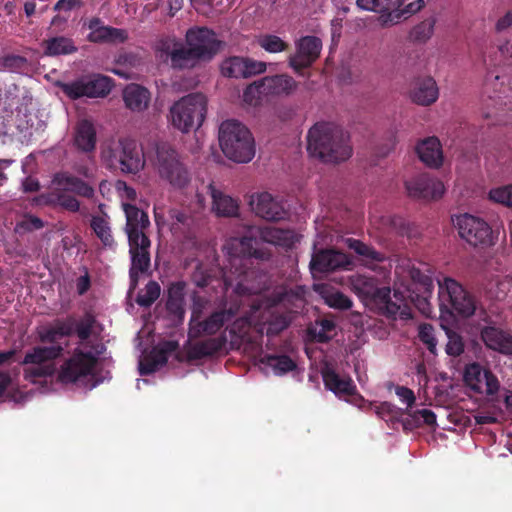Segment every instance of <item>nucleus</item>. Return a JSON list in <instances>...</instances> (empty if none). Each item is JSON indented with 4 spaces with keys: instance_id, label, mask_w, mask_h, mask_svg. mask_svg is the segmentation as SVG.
Wrapping results in <instances>:
<instances>
[{
    "instance_id": "obj_1",
    "label": "nucleus",
    "mask_w": 512,
    "mask_h": 512,
    "mask_svg": "<svg viewBox=\"0 0 512 512\" xmlns=\"http://www.w3.org/2000/svg\"><path fill=\"white\" fill-rule=\"evenodd\" d=\"M298 241L292 230L274 226L249 227L245 236L230 238L224 245L230 269L223 273L225 293L238 296L258 294L266 289L267 275L254 270H242L246 257L265 259L268 255L257 248L260 243H268L285 248Z\"/></svg>"
},
{
    "instance_id": "obj_2",
    "label": "nucleus",
    "mask_w": 512,
    "mask_h": 512,
    "mask_svg": "<svg viewBox=\"0 0 512 512\" xmlns=\"http://www.w3.org/2000/svg\"><path fill=\"white\" fill-rule=\"evenodd\" d=\"M303 290L288 291L278 287L271 297L261 298L253 304L246 317L237 319L231 331L245 338L248 329L254 325L255 331L263 335H274L284 330L292 320L291 313L304 305Z\"/></svg>"
},
{
    "instance_id": "obj_3",
    "label": "nucleus",
    "mask_w": 512,
    "mask_h": 512,
    "mask_svg": "<svg viewBox=\"0 0 512 512\" xmlns=\"http://www.w3.org/2000/svg\"><path fill=\"white\" fill-rule=\"evenodd\" d=\"M187 47L175 37H164L155 44L156 57L170 61L174 68H191L200 61L212 59L221 49L222 41L206 27L190 28L185 35Z\"/></svg>"
},
{
    "instance_id": "obj_4",
    "label": "nucleus",
    "mask_w": 512,
    "mask_h": 512,
    "mask_svg": "<svg viewBox=\"0 0 512 512\" xmlns=\"http://www.w3.org/2000/svg\"><path fill=\"white\" fill-rule=\"evenodd\" d=\"M94 322L91 315H85L79 321L75 319L74 331H76L80 343L60 365L58 374L60 383L75 385L85 390H91L98 385L99 382L95 380V370L102 347L90 345L87 340Z\"/></svg>"
},
{
    "instance_id": "obj_5",
    "label": "nucleus",
    "mask_w": 512,
    "mask_h": 512,
    "mask_svg": "<svg viewBox=\"0 0 512 512\" xmlns=\"http://www.w3.org/2000/svg\"><path fill=\"white\" fill-rule=\"evenodd\" d=\"M307 150L312 157L329 163L345 161L352 154L349 135L340 126L329 122L316 123L309 130Z\"/></svg>"
},
{
    "instance_id": "obj_6",
    "label": "nucleus",
    "mask_w": 512,
    "mask_h": 512,
    "mask_svg": "<svg viewBox=\"0 0 512 512\" xmlns=\"http://www.w3.org/2000/svg\"><path fill=\"white\" fill-rule=\"evenodd\" d=\"M126 216V233L129 241L131 255L130 278L133 288L137 284L139 273L146 271L150 265V240L145 234L150 221L148 215L127 202L122 203Z\"/></svg>"
},
{
    "instance_id": "obj_7",
    "label": "nucleus",
    "mask_w": 512,
    "mask_h": 512,
    "mask_svg": "<svg viewBox=\"0 0 512 512\" xmlns=\"http://www.w3.org/2000/svg\"><path fill=\"white\" fill-rule=\"evenodd\" d=\"M63 345H36L25 352L21 361L23 377L32 384L47 386L51 378L59 374L57 360L63 354ZM59 381V379L57 378ZM44 387L41 392H48Z\"/></svg>"
},
{
    "instance_id": "obj_8",
    "label": "nucleus",
    "mask_w": 512,
    "mask_h": 512,
    "mask_svg": "<svg viewBox=\"0 0 512 512\" xmlns=\"http://www.w3.org/2000/svg\"><path fill=\"white\" fill-rule=\"evenodd\" d=\"M440 320L450 323L455 316L468 318L472 316L477 303L474 298L457 280L441 276L437 278Z\"/></svg>"
},
{
    "instance_id": "obj_9",
    "label": "nucleus",
    "mask_w": 512,
    "mask_h": 512,
    "mask_svg": "<svg viewBox=\"0 0 512 512\" xmlns=\"http://www.w3.org/2000/svg\"><path fill=\"white\" fill-rule=\"evenodd\" d=\"M67 192L90 198L94 195V188L69 173H58L51 182L50 192L34 200L37 205H57L71 212L78 211V200Z\"/></svg>"
},
{
    "instance_id": "obj_10",
    "label": "nucleus",
    "mask_w": 512,
    "mask_h": 512,
    "mask_svg": "<svg viewBox=\"0 0 512 512\" xmlns=\"http://www.w3.org/2000/svg\"><path fill=\"white\" fill-rule=\"evenodd\" d=\"M219 145L224 155L237 163H248L255 156V141L249 129L239 121L226 120L218 133Z\"/></svg>"
},
{
    "instance_id": "obj_11",
    "label": "nucleus",
    "mask_w": 512,
    "mask_h": 512,
    "mask_svg": "<svg viewBox=\"0 0 512 512\" xmlns=\"http://www.w3.org/2000/svg\"><path fill=\"white\" fill-rule=\"evenodd\" d=\"M101 159L108 168H119L127 174H137L145 167L142 148L135 140L129 138L107 143L102 148Z\"/></svg>"
},
{
    "instance_id": "obj_12",
    "label": "nucleus",
    "mask_w": 512,
    "mask_h": 512,
    "mask_svg": "<svg viewBox=\"0 0 512 512\" xmlns=\"http://www.w3.org/2000/svg\"><path fill=\"white\" fill-rule=\"evenodd\" d=\"M206 111V97L201 93H191L171 105L168 120L173 128L188 133L202 125Z\"/></svg>"
},
{
    "instance_id": "obj_13",
    "label": "nucleus",
    "mask_w": 512,
    "mask_h": 512,
    "mask_svg": "<svg viewBox=\"0 0 512 512\" xmlns=\"http://www.w3.org/2000/svg\"><path fill=\"white\" fill-rule=\"evenodd\" d=\"M150 162L158 176L175 188L185 187L190 180L189 173L175 149L160 143L155 147V156Z\"/></svg>"
},
{
    "instance_id": "obj_14",
    "label": "nucleus",
    "mask_w": 512,
    "mask_h": 512,
    "mask_svg": "<svg viewBox=\"0 0 512 512\" xmlns=\"http://www.w3.org/2000/svg\"><path fill=\"white\" fill-rule=\"evenodd\" d=\"M452 221L460 238L473 247L486 248L497 242L491 226L478 216L465 213L455 216Z\"/></svg>"
},
{
    "instance_id": "obj_15",
    "label": "nucleus",
    "mask_w": 512,
    "mask_h": 512,
    "mask_svg": "<svg viewBox=\"0 0 512 512\" xmlns=\"http://www.w3.org/2000/svg\"><path fill=\"white\" fill-rule=\"evenodd\" d=\"M57 86L71 100L82 97L104 98L111 92L113 81L110 77L93 74L83 76L71 82H58Z\"/></svg>"
},
{
    "instance_id": "obj_16",
    "label": "nucleus",
    "mask_w": 512,
    "mask_h": 512,
    "mask_svg": "<svg viewBox=\"0 0 512 512\" xmlns=\"http://www.w3.org/2000/svg\"><path fill=\"white\" fill-rule=\"evenodd\" d=\"M203 308L204 301L201 298L195 297L189 324V340L197 339L203 335L216 334L221 330L224 323L235 314V310L229 308L228 310L216 311L204 321H200Z\"/></svg>"
},
{
    "instance_id": "obj_17",
    "label": "nucleus",
    "mask_w": 512,
    "mask_h": 512,
    "mask_svg": "<svg viewBox=\"0 0 512 512\" xmlns=\"http://www.w3.org/2000/svg\"><path fill=\"white\" fill-rule=\"evenodd\" d=\"M349 284L351 290L363 301H373L391 312L395 311L389 306L390 288H379L375 278L364 274H355L349 277Z\"/></svg>"
},
{
    "instance_id": "obj_18",
    "label": "nucleus",
    "mask_w": 512,
    "mask_h": 512,
    "mask_svg": "<svg viewBox=\"0 0 512 512\" xmlns=\"http://www.w3.org/2000/svg\"><path fill=\"white\" fill-rule=\"evenodd\" d=\"M322 42L315 36H304L295 42V53L288 58V64L298 75L302 76L303 69L310 67L320 56Z\"/></svg>"
},
{
    "instance_id": "obj_19",
    "label": "nucleus",
    "mask_w": 512,
    "mask_h": 512,
    "mask_svg": "<svg viewBox=\"0 0 512 512\" xmlns=\"http://www.w3.org/2000/svg\"><path fill=\"white\" fill-rule=\"evenodd\" d=\"M463 378L466 386L477 394L489 396L499 390V381L496 376L478 363L468 364Z\"/></svg>"
},
{
    "instance_id": "obj_20",
    "label": "nucleus",
    "mask_w": 512,
    "mask_h": 512,
    "mask_svg": "<svg viewBox=\"0 0 512 512\" xmlns=\"http://www.w3.org/2000/svg\"><path fill=\"white\" fill-rule=\"evenodd\" d=\"M249 205L257 216L269 221H279L287 216L283 200L268 192L252 194Z\"/></svg>"
},
{
    "instance_id": "obj_21",
    "label": "nucleus",
    "mask_w": 512,
    "mask_h": 512,
    "mask_svg": "<svg viewBox=\"0 0 512 512\" xmlns=\"http://www.w3.org/2000/svg\"><path fill=\"white\" fill-rule=\"evenodd\" d=\"M405 188L410 197L423 200L440 199L446 191L442 181L425 174L407 180Z\"/></svg>"
},
{
    "instance_id": "obj_22",
    "label": "nucleus",
    "mask_w": 512,
    "mask_h": 512,
    "mask_svg": "<svg viewBox=\"0 0 512 512\" xmlns=\"http://www.w3.org/2000/svg\"><path fill=\"white\" fill-rule=\"evenodd\" d=\"M266 69V62L248 57L231 56L221 63V73L230 78H249L264 73Z\"/></svg>"
},
{
    "instance_id": "obj_23",
    "label": "nucleus",
    "mask_w": 512,
    "mask_h": 512,
    "mask_svg": "<svg viewBox=\"0 0 512 512\" xmlns=\"http://www.w3.org/2000/svg\"><path fill=\"white\" fill-rule=\"evenodd\" d=\"M75 318L56 319L51 323L40 325L36 328L37 339L43 343L60 345L58 340L70 336L74 332Z\"/></svg>"
},
{
    "instance_id": "obj_24",
    "label": "nucleus",
    "mask_w": 512,
    "mask_h": 512,
    "mask_svg": "<svg viewBox=\"0 0 512 512\" xmlns=\"http://www.w3.org/2000/svg\"><path fill=\"white\" fill-rule=\"evenodd\" d=\"M322 377L326 388L339 398H345L353 404L354 396H359L355 393L353 381L348 377L337 374L332 368L326 366L322 370Z\"/></svg>"
},
{
    "instance_id": "obj_25",
    "label": "nucleus",
    "mask_w": 512,
    "mask_h": 512,
    "mask_svg": "<svg viewBox=\"0 0 512 512\" xmlns=\"http://www.w3.org/2000/svg\"><path fill=\"white\" fill-rule=\"evenodd\" d=\"M351 264L350 258L341 252L325 250L315 253L310 267L313 274L316 272H328L340 268H346Z\"/></svg>"
},
{
    "instance_id": "obj_26",
    "label": "nucleus",
    "mask_w": 512,
    "mask_h": 512,
    "mask_svg": "<svg viewBox=\"0 0 512 512\" xmlns=\"http://www.w3.org/2000/svg\"><path fill=\"white\" fill-rule=\"evenodd\" d=\"M439 98V88L432 77L419 78L410 90V99L420 106H430Z\"/></svg>"
},
{
    "instance_id": "obj_27",
    "label": "nucleus",
    "mask_w": 512,
    "mask_h": 512,
    "mask_svg": "<svg viewBox=\"0 0 512 512\" xmlns=\"http://www.w3.org/2000/svg\"><path fill=\"white\" fill-rule=\"evenodd\" d=\"M208 190L212 199V211L218 217H237L239 215V201L224 191L210 184Z\"/></svg>"
},
{
    "instance_id": "obj_28",
    "label": "nucleus",
    "mask_w": 512,
    "mask_h": 512,
    "mask_svg": "<svg viewBox=\"0 0 512 512\" xmlns=\"http://www.w3.org/2000/svg\"><path fill=\"white\" fill-rule=\"evenodd\" d=\"M419 159L430 168H439L444 162L442 145L437 137H427L416 147Z\"/></svg>"
},
{
    "instance_id": "obj_29",
    "label": "nucleus",
    "mask_w": 512,
    "mask_h": 512,
    "mask_svg": "<svg viewBox=\"0 0 512 512\" xmlns=\"http://www.w3.org/2000/svg\"><path fill=\"white\" fill-rule=\"evenodd\" d=\"M176 343L168 341L154 348L150 355L139 362V373L147 375L164 366L168 360V353L176 349Z\"/></svg>"
},
{
    "instance_id": "obj_30",
    "label": "nucleus",
    "mask_w": 512,
    "mask_h": 512,
    "mask_svg": "<svg viewBox=\"0 0 512 512\" xmlns=\"http://www.w3.org/2000/svg\"><path fill=\"white\" fill-rule=\"evenodd\" d=\"M88 27L90 30L88 39L91 42L121 43L128 38L126 30L105 26L97 18L90 20Z\"/></svg>"
},
{
    "instance_id": "obj_31",
    "label": "nucleus",
    "mask_w": 512,
    "mask_h": 512,
    "mask_svg": "<svg viewBox=\"0 0 512 512\" xmlns=\"http://www.w3.org/2000/svg\"><path fill=\"white\" fill-rule=\"evenodd\" d=\"M166 308L174 323H181L185 316V283L175 282L168 288Z\"/></svg>"
},
{
    "instance_id": "obj_32",
    "label": "nucleus",
    "mask_w": 512,
    "mask_h": 512,
    "mask_svg": "<svg viewBox=\"0 0 512 512\" xmlns=\"http://www.w3.org/2000/svg\"><path fill=\"white\" fill-rule=\"evenodd\" d=\"M485 345L503 354H512V336L496 327H485L481 332Z\"/></svg>"
},
{
    "instance_id": "obj_33",
    "label": "nucleus",
    "mask_w": 512,
    "mask_h": 512,
    "mask_svg": "<svg viewBox=\"0 0 512 512\" xmlns=\"http://www.w3.org/2000/svg\"><path fill=\"white\" fill-rule=\"evenodd\" d=\"M264 90L268 96H287L294 92L297 88V82L289 75L280 74L275 76L264 77Z\"/></svg>"
},
{
    "instance_id": "obj_34",
    "label": "nucleus",
    "mask_w": 512,
    "mask_h": 512,
    "mask_svg": "<svg viewBox=\"0 0 512 512\" xmlns=\"http://www.w3.org/2000/svg\"><path fill=\"white\" fill-rule=\"evenodd\" d=\"M123 99L128 109L140 112L148 107L150 93L140 85L130 84L123 91Z\"/></svg>"
},
{
    "instance_id": "obj_35",
    "label": "nucleus",
    "mask_w": 512,
    "mask_h": 512,
    "mask_svg": "<svg viewBox=\"0 0 512 512\" xmlns=\"http://www.w3.org/2000/svg\"><path fill=\"white\" fill-rule=\"evenodd\" d=\"M74 143L84 152L94 150L96 144V131L91 121L83 119L78 122L74 136Z\"/></svg>"
},
{
    "instance_id": "obj_36",
    "label": "nucleus",
    "mask_w": 512,
    "mask_h": 512,
    "mask_svg": "<svg viewBox=\"0 0 512 512\" xmlns=\"http://www.w3.org/2000/svg\"><path fill=\"white\" fill-rule=\"evenodd\" d=\"M260 365L265 372H272L278 376L296 368V363L286 355H265L260 359Z\"/></svg>"
},
{
    "instance_id": "obj_37",
    "label": "nucleus",
    "mask_w": 512,
    "mask_h": 512,
    "mask_svg": "<svg viewBox=\"0 0 512 512\" xmlns=\"http://www.w3.org/2000/svg\"><path fill=\"white\" fill-rule=\"evenodd\" d=\"M315 290L329 307L341 310L350 309L352 307V300L333 287L319 284L315 286Z\"/></svg>"
},
{
    "instance_id": "obj_38",
    "label": "nucleus",
    "mask_w": 512,
    "mask_h": 512,
    "mask_svg": "<svg viewBox=\"0 0 512 512\" xmlns=\"http://www.w3.org/2000/svg\"><path fill=\"white\" fill-rule=\"evenodd\" d=\"M193 340H190L192 342ZM226 343L225 336H219L216 338H209L207 340L190 343L189 346V354L193 358H202L206 356H210L218 351H220Z\"/></svg>"
},
{
    "instance_id": "obj_39",
    "label": "nucleus",
    "mask_w": 512,
    "mask_h": 512,
    "mask_svg": "<svg viewBox=\"0 0 512 512\" xmlns=\"http://www.w3.org/2000/svg\"><path fill=\"white\" fill-rule=\"evenodd\" d=\"M405 0H379V21L383 26L395 25L403 18L400 7Z\"/></svg>"
},
{
    "instance_id": "obj_40",
    "label": "nucleus",
    "mask_w": 512,
    "mask_h": 512,
    "mask_svg": "<svg viewBox=\"0 0 512 512\" xmlns=\"http://www.w3.org/2000/svg\"><path fill=\"white\" fill-rule=\"evenodd\" d=\"M44 54L47 56H59L72 54L77 51L72 39L57 36L51 37L43 42Z\"/></svg>"
},
{
    "instance_id": "obj_41",
    "label": "nucleus",
    "mask_w": 512,
    "mask_h": 512,
    "mask_svg": "<svg viewBox=\"0 0 512 512\" xmlns=\"http://www.w3.org/2000/svg\"><path fill=\"white\" fill-rule=\"evenodd\" d=\"M309 336L318 342H326L337 335V326L331 319H320L308 328Z\"/></svg>"
},
{
    "instance_id": "obj_42",
    "label": "nucleus",
    "mask_w": 512,
    "mask_h": 512,
    "mask_svg": "<svg viewBox=\"0 0 512 512\" xmlns=\"http://www.w3.org/2000/svg\"><path fill=\"white\" fill-rule=\"evenodd\" d=\"M354 399L353 405L365 411L373 410L374 413L382 419H386V417H391L396 414V406L389 402L374 404L365 400L362 396H354Z\"/></svg>"
},
{
    "instance_id": "obj_43",
    "label": "nucleus",
    "mask_w": 512,
    "mask_h": 512,
    "mask_svg": "<svg viewBox=\"0 0 512 512\" xmlns=\"http://www.w3.org/2000/svg\"><path fill=\"white\" fill-rule=\"evenodd\" d=\"M345 243L358 255L364 257L365 265L370 268H373L370 266V262H382L385 258L383 254L375 251L372 247L362 243L359 240L349 238L345 240Z\"/></svg>"
},
{
    "instance_id": "obj_44",
    "label": "nucleus",
    "mask_w": 512,
    "mask_h": 512,
    "mask_svg": "<svg viewBox=\"0 0 512 512\" xmlns=\"http://www.w3.org/2000/svg\"><path fill=\"white\" fill-rule=\"evenodd\" d=\"M154 218L160 229H163L166 226L174 228L177 224H185L188 220V216L177 209H171L169 211V219H167L164 215L163 209L159 206L154 207Z\"/></svg>"
},
{
    "instance_id": "obj_45",
    "label": "nucleus",
    "mask_w": 512,
    "mask_h": 512,
    "mask_svg": "<svg viewBox=\"0 0 512 512\" xmlns=\"http://www.w3.org/2000/svg\"><path fill=\"white\" fill-rule=\"evenodd\" d=\"M268 97L266 89L264 90L263 79L254 81L243 92V101L249 106H258Z\"/></svg>"
},
{
    "instance_id": "obj_46",
    "label": "nucleus",
    "mask_w": 512,
    "mask_h": 512,
    "mask_svg": "<svg viewBox=\"0 0 512 512\" xmlns=\"http://www.w3.org/2000/svg\"><path fill=\"white\" fill-rule=\"evenodd\" d=\"M17 104L14 98L0 95V136L8 132V127L14 121L13 108Z\"/></svg>"
},
{
    "instance_id": "obj_47",
    "label": "nucleus",
    "mask_w": 512,
    "mask_h": 512,
    "mask_svg": "<svg viewBox=\"0 0 512 512\" xmlns=\"http://www.w3.org/2000/svg\"><path fill=\"white\" fill-rule=\"evenodd\" d=\"M90 225L105 246L111 247L114 244L111 228L105 216H93Z\"/></svg>"
},
{
    "instance_id": "obj_48",
    "label": "nucleus",
    "mask_w": 512,
    "mask_h": 512,
    "mask_svg": "<svg viewBox=\"0 0 512 512\" xmlns=\"http://www.w3.org/2000/svg\"><path fill=\"white\" fill-rule=\"evenodd\" d=\"M258 45L268 53H280L286 50L287 43L277 35L263 34L257 37Z\"/></svg>"
},
{
    "instance_id": "obj_49",
    "label": "nucleus",
    "mask_w": 512,
    "mask_h": 512,
    "mask_svg": "<svg viewBox=\"0 0 512 512\" xmlns=\"http://www.w3.org/2000/svg\"><path fill=\"white\" fill-rule=\"evenodd\" d=\"M447 321H441L442 328L446 331L448 342L446 344V353L450 356H459L464 351V342L462 337L447 327Z\"/></svg>"
},
{
    "instance_id": "obj_50",
    "label": "nucleus",
    "mask_w": 512,
    "mask_h": 512,
    "mask_svg": "<svg viewBox=\"0 0 512 512\" xmlns=\"http://www.w3.org/2000/svg\"><path fill=\"white\" fill-rule=\"evenodd\" d=\"M490 201L512 208V184L492 188L488 193Z\"/></svg>"
},
{
    "instance_id": "obj_51",
    "label": "nucleus",
    "mask_w": 512,
    "mask_h": 512,
    "mask_svg": "<svg viewBox=\"0 0 512 512\" xmlns=\"http://www.w3.org/2000/svg\"><path fill=\"white\" fill-rule=\"evenodd\" d=\"M160 286L155 281H150L141 291L136 299V302L143 307H148L154 303L160 296Z\"/></svg>"
},
{
    "instance_id": "obj_52",
    "label": "nucleus",
    "mask_w": 512,
    "mask_h": 512,
    "mask_svg": "<svg viewBox=\"0 0 512 512\" xmlns=\"http://www.w3.org/2000/svg\"><path fill=\"white\" fill-rule=\"evenodd\" d=\"M433 31L434 21L428 19L414 26L410 31L409 37L415 42H426L433 35Z\"/></svg>"
},
{
    "instance_id": "obj_53",
    "label": "nucleus",
    "mask_w": 512,
    "mask_h": 512,
    "mask_svg": "<svg viewBox=\"0 0 512 512\" xmlns=\"http://www.w3.org/2000/svg\"><path fill=\"white\" fill-rule=\"evenodd\" d=\"M475 66L477 69H482L485 71V84L488 85L492 83V81H497L499 79V75L494 74L492 71V68L495 66V61L491 55L481 53L475 63Z\"/></svg>"
},
{
    "instance_id": "obj_54",
    "label": "nucleus",
    "mask_w": 512,
    "mask_h": 512,
    "mask_svg": "<svg viewBox=\"0 0 512 512\" xmlns=\"http://www.w3.org/2000/svg\"><path fill=\"white\" fill-rule=\"evenodd\" d=\"M418 337L420 341L426 345L427 349L435 354L437 350V339L432 325L424 323L418 327Z\"/></svg>"
},
{
    "instance_id": "obj_55",
    "label": "nucleus",
    "mask_w": 512,
    "mask_h": 512,
    "mask_svg": "<svg viewBox=\"0 0 512 512\" xmlns=\"http://www.w3.org/2000/svg\"><path fill=\"white\" fill-rule=\"evenodd\" d=\"M394 298L395 301H392L391 297L389 298V306L393 308L395 311L391 312L388 309L387 312L390 314L400 313L401 318L408 319L411 317L410 310L404 304V295L399 290H394Z\"/></svg>"
},
{
    "instance_id": "obj_56",
    "label": "nucleus",
    "mask_w": 512,
    "mask_h": 512,
    "mask_svg": "<svg viewBox=\"0 0 512 512\" xmlns=\"http://www.w3.org/2000/svg\"><path fill=\"white\" fill-rule=\"evenodd\" d=\"M395 394L397 395L399 401L406 405V410H409L415 404L416 397L411 389L405 386H397L395 388ZM409 413L410 412L407 411V414Z\"/></svg>"
},
{
    "instance_id": "obj_57",
    "label": "nucleus",
    "mask_w": 512,
    "mask_h": 512,
    "mask_svg": "<svg viewBox=\"0 0 512 512\" xmlns=\"http://www.w3.org/2000/svg\"><path fill=\"white\" fill-rule=\"evenodd\" d=\"M409 415L417 424L423 423L429 426L436 424V415L429 409L417 410L413 413H409Z\"/></svg>"
},
{
    "instance_id": "obj_58",
    "label": "nucleus",
    "mask_w": 512,
    "mask_h": 512,
    "mask_svg": "<svg viewBox=\"0 0 512 512\" xmlns=\"http://www.w3.org/2000/svg\"><path fill=\"white\" fill-rule=\"evenodd\" d=\"M27 65V60L19 55H7L3 58V66L12 71L23 69Z\"/></svg>"
},
{
    "instance_id": "obj_59",
    "label": "nucleus",
    "mask_w": 512,
    "mask_h": 512,
    "mask_svg": "<svg viewBox=\"0 0 512 512\" xmlns=\"http://www.w3.org/2000/svg\"><path fill=\"white\" fill-rule=\"evenodd\" d=\"M409 275L414 282L420 283L428 287L432 285L431 278L428 275L424 274L420 269L414 266L410 268Z\"/></svg>"
},
{
    "instance_id": "obj_60",
    "label": "nucleus",
    "mask_w": 512,
    "mask_h": 512,
    "mask_svg": "<svg viewBox=\"0 0 512 512\" xmlns=\"http://www.w3.org/2000/svg\"><path fill=\"white\" fill-rule=\"evenodd\" d=\"M81 0H58L54 6L55 11H71L82 6Z\"/></svg>"
},
{
    "instance_id": "obj_61",
    "label": "nucleus",
    "mask_w": 512,
    "mask_h": 512,
    "mask_svg": "<svg viewBox=\"0 0 512 512\" xmlns=\"http://www.w3.org/2000/svg\"><path fill=\"white\" fill-rule=\"evenodd\" d=\"M32 113H29V115H25V117H27V120L25 121H22L21 119H16L15 120V123H16V126L19 130H24V129H36L38 130L39 128H41V124L40 122H36L35 119L32 117Z\"/></svg>"
},
{
    "instance_id": "obj_62",
    "label": "nucleus",
    "mask_w": 512,
    "mask_h": 512,
    "mask_svg": "<svg viewBox=\"0 0 512 512\" xmlns=\"http://www.w3.org/2000/svg\"><path fill=\"white\" fill-rule=\"evenodd\" d=\"M117 190L123 200H135L136 198V191L129 187L125 182H118L117 183Z\"/></svg>"
},
{
    "instance_id": "obj_63",
    "label": "nucleus",
    "mask_w": 512,
    "mask_h": 512,
    "mask_svg": "<svg viewBox=\"0 0 512 512\" xmlns=\"http://www.w3.org/2000/svg\"><path fill=\"white\" fill-rule=\"evenodd\" d=\"M512 26V10L507 11L502 17H500L496 24L495 29L498 32L504 31Z\"/></svg>"
},
{
    "instance_id": "obj_64",
    "label": "nucleus",
    "mask_w": 512,
    "mask_h": 512,
    "mask_svg": "<svg viewBox=\"0 0 512 512\" xmlns=\"http://www.w3.org/2000/svg\"><path fill=\"white\" fill-rule=\"evenodd\" d=\"M424 5V0H416L414 2L409 3L405 8L400 9V12L403 13V18H406L421 10L424 7Z\"/></svg>"
}]
</instances>
